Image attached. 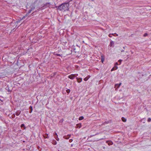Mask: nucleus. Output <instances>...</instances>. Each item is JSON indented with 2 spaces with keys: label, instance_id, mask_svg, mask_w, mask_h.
<instances>
[{
  "label": "nucleus",
  "instance_id": "1",
  "mask_svg": "<svg viewBox=\"0 0 151 151\" xmlns=\"http://www.w3.org/2000/svg\"><path fill=\"white\" fill-rule=\"evenodd\" d=\"M69 4L68 3L62 4L59 6L58 9L60 11L65 12L69 9Z\"/></svg>",
  "mask_w": 151,
  "mask_h": 151
},
{
  "label": "nucleus",
  "instance_id": "2",
  "mask_svg": "<svg viewBox=\"0 0 151 151\" xmlns=\"http://www.w3.org/2000/svg\"><path fill=\"white\" fill-rule=\"evenodd\" d=\"M75 77V75L73 74H71L68 76V78L71 79H73Z\"/></svg>",
  "mask_w": 151,
  "mask_h": 151
},
{
  "label": "nucleus",
  "instance_id": "3",
  "mask_svg": "<svg viewBox=\"0 0 151 151\" xmlns=\"http://www.w3.org/2000/svg\"><path fill=\"white\" fill-rule=\"evenodd\" d=\"M54 135H57V137H55V138L56 139L57 141H59V138H58V135L57 134V133H55V134H54Z\"/></svg>",
  "mask_w": 151,
  "mask_h": 151
},
{
  "label": "nucleus",
  "instance_id": "4",
  "mask_svg": "<svg viewBox=\"0 0 151 151\" xmlns=\"http://www.w3.org/2000/svg\"><path fill=\"white\" fill-rule=\"evenodd\" d=\"M101 62L102 63H103L104 60V58L103 55H101Z\"/></svg>",
  "mask_w": 151,
  "mask_h": 151
},
{
  "label": "nucleus",
  "instance_id": "5",
  "mask_svg": "<svg viewBox=\"0 0 151 151\" xmlns=\"http://www.w3.org/2000/svg\"><path fill=\"white\" fill-rule=\"evenodd\" d=\"M106 142L108 143V145H112L113 142L111 141H107Z\"/></svg>",
  "mask_w": 151,
  "mask_h": 151
},
{
  "label": "nucleus",
  "instance_id": "6",
  "mask_svg": "<svg viewBox=\"0 0 151 151\" xmlns=\"http://www.w3.org/2000/svg\"><path fill=\"white\" fill-rule=\"evenodd\" d=\"M121 84L122 83H120L119 84H116L115 86V88H116L117 86H118L117 87V88H119V86L121 85Z\"/></svg>",
  "mask_w": 151,
  "mask_h": 151
},
{
  "label": "nucleus",
  "instance_id": "7",
  "mask_svg": "<svg viewBox=\"0 0 151 151\" xmlns=\"http://www.w3.org/2000/svg\"><path fill=\"white\" fill-rule=\"evenodd\" d=\"M43 137L45 138H46L49 137H48V134H46L45 135H44Z\"/></svg>",
  "mask_w": 151,
  "mask_h": 151
},
{
  "label": "nucleus",
  "instance_id": "8",
  "mask_svg": "<svg viewBox=\"0 0 151 151\" xmlns=\"http://www.w3.org/2000/svg\"><path fill=\"white\" fill-rule=\"evenodd\" d=\"M29 109H30V110L29 111V113H31L32 112V106H30Z\"/></svg>",
  "mask_w": 151,
  "mask_h": 151
},
{
  "label": "nucleus",
  "instance_id": "9",
  "mask_svg": "<svg viewBox=\"0 0 151 151\" xmlns=\"http://www.w3.org/2000/svg\"><path fill=\"white\" fill-rule=\"evenodd\" d=\"M52 143L53 144L55 145L57 144V142L55 140H54L52 141Z\"/></svg>",
  "mask_w": 151,
  "mask_h": 151
},
{
  "label": "nucleus",
  "instance_id": "10",
  "mask_svg": "<svg viewBox=\"0 0 151 151\" xmlns=\"http://www.w3.org/2000/svg\"><path fill=\"white\" fill-rule=\"evenodd\" d=\"M82 81V78H80L79 79H78L77 80V81L78 83H80Z\"/></svg>",
  "mask_w": 151,
  "mask_h": 151
},
{
  "label": "nucleus",
  "instance_id": "11",
  "mask_svg": "<svg viewBox=\"0 0 151 151\" xmlns=\"http://www.w3.org/2000/svg\"><path fill=\"white\" fill-rule=\"evenodd\" d=\"M122 120L124 122H126V119L124 117H122Z\"/></svg>",
  "mask_w": 151,
  "mask_h": 151
},
{
  "label": "nucleus",
  "instance_id": "12",
  "mask_svg": "<svg viewBox=\"0 0 151 151\" xmlns=\"http://www.w3.org/2000/svg\"><path fill=\"white\" fill-rule=\"evenodd\" d=\"M21 128L24 127V129H25V127L24 126V124H22L21 125Z\"/></svg>",
  "mask_w": 151,
  "mask_h": 151
},
{
  "label": "nucleus",
  "instance_id": "13",
  "mask_svg": "<svg viewBox=\"0 0 151 151\" xmlns=\"http://www.w3.org/2000/svg\"><path fill=\"white\" fill-rule=\"evenodd\" d=\"M83 118H84L83 117V116H81L79 118V120H81L83 119Z\"/></svg>",
  "mask_w": 151,
  "mask_h": 151
},
{
  "label": "nucleus",
  "instance_id": "14",
  "mask_svg": "<svg viewBox=\"0 0 151 151\" xmlns=\"http://www.w3.org/2000/svg\"><path fill=\"white\" fill-rule=\"evenodd\" d=\"M114 44V42L113 41H111L110 42V45L111 46Z\"/></svg>",
  "mask_w": 151,
  "mask_h": 151
},
{
  "label": "nucleus",
  "instance_id": "15",
  "mask_svg": "<svg viewBox=\"0 0 151 151\" xmlns=\"http://www.w3.org/2000/svg\"><path fill=\"white\" fill-rule=\"evenodd\" d=\"M66 91L68 93H69L70 92V90L69 89H67Z\"/></svg>",
  "mask_w": 151,
  "mask_h": 151
},
{
  "label": "nucleus",
  "instance_id": "16",
  "mask_svg": "<svg viewBox=\"0 0 151 151\" xmlns=\"http://www.w3.org/2000/svg\"><path fill=\"white\" fill-rule=\"evenodd\" d=\"M151 121V119L150 118H149L147 120V121L148 122H150Z\"/></svg>",
  "mask_w": 151,
  "mask_h": 151
},
{
  "label": "nucleus",
  "instance_id": "17",
  "mask_svg": "<svg viewBox=\"0 0 151 151\" xmlns=\"http://www.w3.org/2000/svg\"><path fill=\"white\" fill-rule=\"evenodd\" d=\"M32 11V9L29 10L28 12V13H29V14Z\"/></svg>",
  "mask_w": 151,
  "mask_h": 151
},
{
  "label": "nucleus",
  "instance_id": "18",
  "mask_svg": "<svg viewBox=\"0 0 151 151\" xmlns=\"http://www.w3.org/2000/svg\"><path fill=\"white\" fill-rule=\"evenodd\" d=\"M147 35V33H145L144 35V37H145V36H146Z\"/></svg>",
  "mask_w": 151,
  "mask_h": 151
},
{
  "label": "nucleus",
  "instance_id": "19",
  "mask_svg": "<svg viewBox=\"0 0 151 151\" xmlns=\"http://www.w3.org/2000/svg\"><path fill=\"white\" fill-rule=\"evenodd\" d=\"M84 80L85 81H87L88 80L87 79V78L86 77L84 79Z\"/></svg>",
  "mask_w": 151,
  "mask_h": 151
},
{
  "label": "nucleus",
  "instance_id": "20",
  "mask_svg": "<svg viewBox=\"0 0 151 151\" xmlns=\"http://www.w3.org/2000/svg\"><path fill=\"white\" fill-rule=\"evenodd\" d=\"M122 61V60H119L118 62H119L120 63L119 64H121Z\"/></svg>",
  "mask_w": 151,
  "mask_h": 151
},
{
  "label": "nucleus",
  "instance_id": "21",
  "mask_svg": "<svg viewBox=\"0 0 151 151\" xmlns=\"http://www.w3.org/2000/svg\"><path fill=\"white\" fill-rule=\"evenodd\" d=\"M86 78H87V80H88L90 78V76H87V77H86Z\"/></svg>",
  "mask_w": 151,
  "mask_h": 151
},
{
  "label": "nucleus",
  "instance_id": "22",
  "mask_svg": "<svg viewBox=\"0 0 151 151\" xmlns=\"http://www.w3.org/2000/svg\"><path fill=\"white\" fill-rule=\"evenodd\" d=\"M86 78H87V80H88L90 78V76H87V77H86Z\"/></svg>",
  "mask_w": 151,
  "mask_h": 151
},
{
  "label": "nucleus",
  "instance_id": "23",
  "mask_svg": "<svg viewBox=\"0 0 151 151\" xmlns=\"http://www.w3.org/2000/svg\"><path fill=\"white\" fill-rule=\"evenodd\" d=\"M19 113H16V115H17V116H18V115H19Z\"/></svg>",
  "mask_w": 151,
  "mask_h": 151
},
{
  "label": "nucleus",
  "instance_id": "24",
  "mask_svg": "<svg viewBox=\"0 0 151 151\" xmlns=\"http://www.w3.org/2000/svg\"><path fill=\"white\" fill-rule=\"evenodd\" d=\"M26 16H27V15H26L25 16H24L23 17L22 19H24Z\"/></svg>",
  "mask_w": 151,
  "mask_h": 151
},
{
  "label": "nucleus",
  "instance_id": "25",
  "mask_svg": "<svg viewBox=\"0 0 151 151\" xmlns=\"http://www.w3.org/2000/svg\"><path fill=\"white\" fill-rule=\"evenodd\" d=\"M111 34H110L109 35V36L110 37H111Z\"/></svg>",
  "mask_w": 151,
  "mask_h": 151
},
{
  "label": "nucleus",
  "instance_id": "26",
  "mask_svg": "<svg viewBox=\"0 0 151 151\" xmlns=\"http://www.w3.org/2000/svg\"><path fill=\"white\" fill-rule=\"evenodd\" d=\"M57 55L58 56H60V54H57Z\"/></svg>",
  "mask_w": 151,
  "mask_h": 151
},
{
  "label": "nucleus",
  "instance_id": "27",
  "mask_svg": "<svg viewBox=\"0 0 151 151\" xmlns=\"http://www.w3.org/2000/svg\"><path fill=\"white\" fill-rule=\"evenodd\" d=\"M114 70V68H113L111 70V71H112Z\"/></svg>",
  "mask_w": 151,
  "mask_h": 151
},
{
  "label": "nucleus",
  "instance_id": "28",
  "mask_svg": "<svg viewBox=\"0 0 151 151\" xmlns=\"http://www.w3.org/2000/svg\"><path fill=\"white\" fill-rule=\"evenodd\" d=\"M117 87H118V86H117L116 87H117ZM115 88H116V90L117 88H118L117 87V88L116 87Z\"/></svg>",
  "mask_w": 151,
  "mask_h": 151
},
{
  "label": "nucleus",
  "instance_id": "29",
  "mask_svg": "<svg viewBox=\"0 0 151 151\" xmlns=\"http://www.w3.org/2000/svg\"><path fill=\"white\" fill-rule=\"evenodd\" d=\"M121 51L122 52H124V50H121Z\"/></svg>",
  "mask_w": 151,
  "mask_h": 151
},
{
  "label": "nucleus",
  "instance_id": "30",
  "mask_svg": "<svg viewBox=\"0 0 151 151\" xmlns=\"http://www.w3.org/2000/svg\"><path fill=\"white\" fill-rule=\"evenodd\" d=\"M54 135L55 137H57V135H54Z\"/></svg>",
  "mask_w": 151,
  "mask_h": 151
},
{
  "label": "nucleus",
  "instance_id": "31",
  "mask_svg": "<svg viewBox=\"0 0 151 151\" xmlns=\"http://www.w3.org/2000/svg\"><path fill=\"white\" fill-rule=\"evenodd\" d=\"M116 64L117 65H118V63H116Z\"/></svg>",
  "mask_w": 151,
  "mask_h": 151
},
{
  "label": "nucleus",
  "instance_id": "32",
  "mask_svg": "<svg viewBox=\"0 0 151 151\" xmlns=\"http://www.w3.org/2000/svg\"><path fill=\"white\" fill-rule=\"evenodd\" d=\"M116 36H118V34H116Z\"/></svg>",
  "mask_w": 151,
  "mask_h": 151
},
{
  "label": "nucleus",
  "instance_id": "33",
  "mask_svg": "<svg viewBox=\"0 0 151 151\" xmlns=\"http://www.w3.org/2000/svg\"><path fill=\"white\" fill-rule=\"evenodd\" d=\"M64 138H65V136H64Z\"/></svg>",
  "mask_w": 151,
  "mask_h": 151
},
{
  "label": "nucleus",
  "instance_id": "34",
  "mask_svg": "<svg viewBox=\"0 0 151 151\" xmlns=\"http://www.w3.org/2000/svg\"><path fill=\"white\" fill-rule=\"evenodd\" d=\"M123 48H124V49H125V47H123Z\"/></svg>",
  "mask_w": 151,
  "mask_h": 151
},
{
  "label": "nucleus",
  "instance_id": "35",
  "mask_svg": "<svg viewBox=\"0 0 151 151\" xmlns=\"http://www.w3.org/2000/svg\"><path fill=\"white\" fill-rule=\"evenodd\" d=\"M114 35V34H112V35Z\"/></svg>",
  "mask_w": 151,
  "mask_h": 151
},
{
  "label": "nucleus",
  "instance_id": "36",
  "mask_svg": "<svg viewBox=\"0 0 151 151\" xmlns=\"http://www.w3.org/2000/svg\"><path fill=\"white\" fill-rule=\"evenodd\" d=\"M132 54H133V52H132Z\"/></svg>",
  "mask_w": 151,
  "mask_h": 151
}]
</instances>
